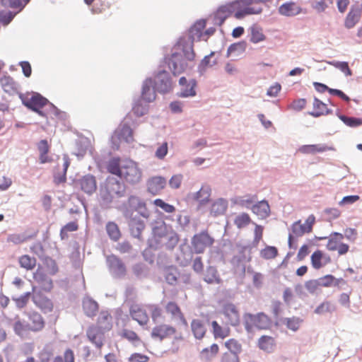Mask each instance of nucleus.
I'll list each match as a JSON object with an SVG mask.
<instances>
[{
    "mask_svg": "<svg viewBox=\"0 0 362 362\" xmlns=\"http://www.w3.org/2000/svg\"><path fill=\"white\" fill-rule=\"evenodd\" d=\"M127 186L119 177L109 175L99 185V197L101 206H109L115 198L126 196Z\"/></svg>",
    "mask_w": 362,
    "mask_h": 362,
    "instance_id": "7ed1b4c3",
    "label": "nucleus"
},
{
    "mask_svg": "<svg viewBox=\"0 0 362 362\" xmlns=\"http://www.w3.org/2000/svg\"><path fill=\"white\" fill-rule=\"evenodd\" d=\"M31 96L26 102V108L33 112L37 113L39 116L47 119V113L42 110V108L49 103V100L41 93L32 91Z\"/></svg>",
    "mask_w": 362,
    "mask_h": 362,
    "instance_id": "6e6552de",
    "label": "nucleus"
},
{
    "mask_svg": "<svg viewBox=\"0 0 362 362\" xmlns=\"http://www.w3.org/2000/svg\"><path fill=\"white\" fill-rule=\"evenodd\" d=\"M340 120L346 126L351 128H357L362 126V118L354 116H341Z\"/></svg>",
    "mask_w": 362,
    "mask_h": 362,
    "instance_id": "864d4df0",
    "label": "nucleus"
},
{
    "mask_svg": "<svg viewBox=\"0 0 362 362\" xmlns=\"http://www.w3.org/2000/svg\"><path fill=\"white\" fill-rule=\"evenodd\" d=\"M248 30L250 33V42L253 44L259 43L267 39V36L262 32V28L257 23L252 24Z\"/></svg>",
    "mask_w": 362,
    "mask_h": 362,
    "instance_id": "2f4dec72",
    "label": "nucleus"
},
{
    "mask_svg": "<svg viewBox=\"0 0 362 362\" xmlns=\"http://www.w3.org/2000/svg\"><path fill=\"white\" fill-rule=\"evenodd\" d=\"M278 12L280 15L286 17H293L300 13H306V9L300 7L296 2L289 1L280 5L278 8Z\"/></svg>",
    "mask_w": 362,
    "mask_h": 362,
    "instance_id": "4468645a",
    "label": "nucleus"
},
{
    "mask_svg": "<svg viewBox=\"0 0 362 362\" xmlns=\"http://www.w3.org/2000/svg\"><path fill=\"white\" fill-rule=\"evenodd\" d=\"M147 191L152 195L158 194L166 186V179L163 176H153L146 182Z\"/></svg>",
    "mask_w": 362,
    "mask_h": 362,
    "instance_id": "a211bd4d",
    "label": "nucleus"
},
{
    "mask_svg": "<svg viewBox=\"0 0 362 362\" xmlns=\"http://www.w3.org/2000/svg\"><path fill=\"white\" fill-rule=\"evenodd\" d=\"M82 308L84 314L89 317H95L99 310V304L93 298L87 296L82 301Z\"/></svg>",
    "mask_w": 362,
    "mask_h": 362,
    "instance_id": "b1692460",
    "label": "nucleus"
},
{
    "mask_svg": "<svg viewBox=\"0 0 362 362\" xmlns=\"http://www.w3.org/2000/svg\"><path fill=\"white\" fill-rule=\"evenodd\" d=\"M206 25V19L197 20L187 29L186 33L180 36L172 46L170 54H164L163 62L168 66L173 76H177L187 71H192L194 65L191 63L196 57L194 42L207 40L216 32L214 27H209L204 30Z\"/></svg>",
    "mask_w": 362,
    "mask_h": 362,
    "instance_id": "f257e3e1",
    "label": "nucleus"
},
{
    "mask_svg": "<svg viewBox=\"0 0 362 362\" xmlns=\"http://www.w3.org/2000/svg\"><path fill=\"white\" fill-rule=\"evenodd\" d=\"M323 257V251L320 250H316L310 256V262L312 267L315 269H320L322 267H324V264H322V259Z\"/></svg>",
    "mask_w": 362,
    "mask_h": 362,
    "instance_id": "bf43d9fd",
    "label": "nucleus"
},
{
    "mask_svg": "<svg viewBox=\"0 0 362 362\" xmlns=\"http://www.w3.org/2000/svg\"><path fill=\"white\" fill-rule=\"evenodd\" d=\"M176 329L169 325H159L155 326L151 331V337L153 339H158L160 341H163L168 336L175 334Z\"/></svg>",
    "mask_w": 362,
    "mask_h": 362,
    "instance_id": "6ab92c4d",
    "label": "nucleus"
},
{
    "mask_svg": "<svg viewBox=\"0 0 362 362\" xmlns=\"http://www.w3.org/2000/svg\"><path fill=\"white\" fill-rule=\"evenodd\" d=\"M191 330L197 339H202L207 331L203 322L199 319H193L191 322Z\"/></svg>",
    "mask_w": 362,
    "mask_h": 362,
    "instance_id": "c9c22d12",
    "label": "nucleus"
},
{
    "mask_svg": "<svg viewBox=\"0 0 362 362\" xmlns=\"http://www.w3.org/2000/svg\"><path fill=\"white\" fill-rule=\"evenodd\" d=\"M245 317H248L250 322H252L258 329H268L273 324V321L271 317L264 312H259L257 314L246 313Z\"/></svg>",
    "mask_w": 362,
    "mask_h": 362,
    "instance_id": "9b49d317",
    "label": "nucleus"
},
{
    "mask_svg": "<svg viewBox=\"0 0 362 362\" xmlns=\"http://www.w3.org/2000/svg\"><path fill=\"white\" fill-rule=\"evenodd\" d=\"M132 271L136 279L139 280L146 279L149 275L148 267L141 262L134 264Z\"/></svg>",
    "mask_w": 362,
    "mask_h": 362,
    "instance_id": "58836bf2",
    "label": "nucleus"
},
{
    "mask_svg": "<svg viewBox=\"0 0 362 362\" xmlns=\"http://www.w3.org/2000/svg\"><path fill=\"white\" fill-rule=\"evenodd\" d=\"M119 178H124L129 184H136L141 178V170L139 168L136 162L130 159L124 160L122 161V173Z\"/></svg>",
    "mask_w": 362,
    "mask_h": 362,
    "instance_id": "423d86ee",
    "label": "nucleus"
},
{
    "mask_svg": "<svg viewBox=\"0 0 362 362\" xmlns=\"http://www.w3.org/2000/svg\"><path fill=\"white\" fill-rule=\"evenodd\" d=\"M20 267L26 270H32L36 265V259L28 255H23L18 258Z\"/></svg>",
    "mask_w": 362,
    "mask_h": 362,
    "instance_id": "8fccbe9b",
    "label": "nucleus"
},
{
    "mask_svg": "<svg viewBox=\"0 0 362 362\" xmlns=\"http://www.w3.org/2000/svg\"><path fill=\"white\" fill-rule=\"evenodd\" d=\"M225 346L228 349V353H233L238 355L242 351V345L238 340L231 338L225 342Z\"/></svg>",
    "mask_w": 362,
    "mask_h": 362,
    "instance_id": "052dcab7",
    "label": "nucleus"
},
{
    "mask_svg": "<svg viewBox=\"0 0 362 362\" xmlns=\"http://www.w3.org/2000/svg\"><path fill=\"white\" fill-rule=\"evenodd\" d=\"M291 230L293 235L296 236L301 237L305 233H309L310 231H308V230L306 228V226L305 224L301 223L300 220H298L295 222H293L291 226Z\"/></svg>",
    "mask_w": 362,
    "mask_h": 362,
    "instance_id": "13d9d810",
    "label": "nucleus"
},
{
    "mask_svg": "<svg viewBox=\"0 0 362 362\" xmlns=\"http://www.w3.org/2000/svg\"><path fill=\"white\" fill-rule=\"evenodd\" d=\"M219 351V346L214 343L209 347L204 348L199 353V358L205 362H211Z\"/></svg>",
    "mask_w": 362,
    "mask_h": 362,
    "instance_id": "4c0bfd02",
    "label": "nucleus"
},
{
    "mask_svg": "<svg viewBox=\"0 0 362 362\" xmlns=\"http://www.w3.org/2000/svg\"><path fill=\"white\" fill-rule=\"evenodd\" d=\"M172 83L169 72L165 69H160L155 75V79L148 77L144 81L141 98L146 103H151L156 99V92L162 94L170 93L173 90Z\"/></svg>",
    "mask_w": 362,
    "mask_h": 362,
    "instance_id": "f03ea898",
    "label": "nucleus"
},
{
    "mask_svg": "<svg viewBox=\"0 0 362 362\" xmlns=\"http://www.w3.org/2000/svg\"><path fill=\"white\" fill-rule=\"evenodd\" d=\"M105 229L109 238L114 242L119 240L122 236L118 225L114 221L107 222Z\"/></svg>",
    "mask_w": 362,
    "mask_h": 362,
    "instance_id": "37998d69",
    "label": "nucleus"
},
{
    "mask_svg": "<svg viewBox=\"0 0 362 362\" xmlns=\"http://www.w3.org/2000/svg\"><path fill=\"white\" fill-rule=\"evenodd\" d=\"M43 264L50 269V274L54 275L59 270L57 262L54 259L49 256H40Z\"/></svg>",
    "mask_w": 362,
    "mask_h": 362,
    "instance_id": "680f3d73",
    "label": "nucleus"
},
{
    "mask_svg": "<svg viewBox=\"0 0 362 362\" xmlns=\"http://www.w3.org/2000/svg\"><path fill=\"white\" fill-rule=\"evenodd\" d=\"M122 162L119 157L111 158L107 164V172L119 177L122 173Z\"/></svg>",
    "mask_w": 362,
    "mask_h": 362,
    "instance_id": "ea45409f",
    "label": "nucleus"
},
{
    "mask_svg": "<svg viewBox=\"0 0 362 362\" xmlns=\"http://www.w3.org/2000/svg\"><path fill=\"white\" fill-rule=\"evenodd\" d=\"M197 85L198 82L196 78L189 79V86H182L180 91L176 93V96L181 98L196 96Z\"/></svg>",
    "mask_w": 362,
    "mask_h": 362,
    "instance_id": "c756f323",
    "label": "nucleus"
},
{
    "mask_svg": "<svg viewBox=\"0 0 362 362\" xmlns=\"http://www.w3.org/2000/svg\"><path fill=\"white\" fill-rule=\"evenodd\" d=\"M279 254L278 248L273 245H266L260 250V257L264 259L275 258Z\"/></svg>",
    "mask_w": 362,
    "mask_h": 362,
    "instance_id": "4d7b16f0",
    "label": "nucleus"
},
{
    "mask_svg": "<svg viewBox=\"0 0 362 362\" xmlns=\"http://www.w3.org/2000/svg\"><path fill=\"white\" fill-rule=\"evenodd\" d=\"M218 64V58L211 60L208 57L204 56L197 66V72L199 76H203L208 68L212 67Z\"/></svg>",
    "mask_w": 362,
    "mask_h": 362,
    "instance_id": "a18cd8bd",
    "label": "nucleus"
},
{
    "mask_svg": "<svg viewBox=\"0 0 362 362\" xmlns=\"http://www.w3.org/2000/svg\"><path fill=\"white\" fill-rule=\"evenodd\" d=\"M165 310L173 317H177L182 313L180 306L175 301H169L165 305Z\"/></svg>",
    "mask_w": 362,
    "mask_h": 362,
    "instance_id": "69168bd1",
    "label": "nucleus"
},
{
    "mask_svg": "<svg viewBox=\"0 0 362 362\" xmlns=\"http://www.w3.org/2000/svg\"><path fill=\"white\" fill-rule=\"evenodd\" d=\"M109 270L117 277H122L127 274V267L123 261L117 255L111 254L107 257Z\"/></svg>",
    "mask_w": 362,
    "mask_h": 362,
    "instance_id": "9d476101",
    "label": "nucleus"
},
{
    "mask_svg": "<svg viewBox=\"0 0 362 362\" xmlns=\"http://www.w3.org/2000/svg\"><path fill=\"white\" fill-rule=\"evenodd\" d=\"M257 346L259 349L267 354H271L274 351L276 346L275 339L271 336L262 335L258 339Z\"/></svg>",
    "mask_w": 362,
    "mask_h": 362,
    "instance_id": "473e14b6",
    "label": "nucleus"
},
{
    "mask_svg": "<svg viewBox=\"0 0 362 362\" xmlns=\"http://www.w3.org/2000/svg\"><path fill=\"white\" fill-rule=\"evenodd\" d=\"M336 305L330 301L325 300L320 303L314 310L317 315H322L325 313H332L336 311Z\"/></svg>",
    "mask_w": 362,
    "mask_h": 362,
    "instance_id": "603ef678",
    "label": "nucleus"
},
{
    "mask_svg": "<svg viewBox=\"0 0 362 362\" xmlns=\"http://www.w3.org/2000/svg\"><path fill=\"white\" fill-rule=\"evenodd\" d=\"M223 314L230 322L232 326H237L240 323L239 312L236 306L230 302L225 303L223 306Z\"/></svg>",
    "mask_w": 362,
    "mask_h": 362,
    "instance_id": "412c9836",
    "label": "nucleus"
},
{
    "mask_svg": "<svg viewBox=\"0 0 362 362\" xmlns=\"http://www.w3.org/2000/svg\"><path fill=\"white\" fill-rule=\"evenodd\" d=\"M288 329L296 332L300 327L301 320L298 317H283L280 319Z\"/></svg>",
    "mask_w": 362,
    "mask_h": 362,
    "instance_id": "5fc2aeb1",
    "label": "nucleus"
},
{
    "mask_svg": "<svg viewBox=\"0 0 362 362\" xmlns=\"http://www.w3.org/2000/svg\"><path fill=\"white\" fill-rule=\"evenodd\" d=\"M129 311L132 318L136 321L140 325L146 324L148 317L144 310L141 308L134 310L132 307H131Z\"/></svg>",
    "mask_w": 362,
    "mask_h": 362,
    "instance_id": "de8ad7c7",
    "label": "nucleus"
},
{
    "mask_svg": "<svg viewBox=\"0 0 362 362\" xmlns=\"http://www.w3.org/2000/svg\"><path fill=\"white\" fill-rule=\"evenodd\" d=\"M90 145V141L89 139L86 136L76 140V148L77 149V153H76L75 155L77 156L78 159H81L83 158Z\"/></svg>",
    "mask_w": 362,
    "mask_h": 362,
    "instance_id": "a19ab883",
    "label": "nucleus"
},
{
    "mask_svg": "<svg viewBox=\"0 0 362 362\" xmlns=\"http://www.w3.org/2000/svg\"><path fill=\"white\" fill-rule=\"evenodd\" d=\"M228 201L224 198H218L214 201L210 208V214L214 217L223 215L228 209Z\"/></svg>",
    "mask_w": 362,
    "mask_h": 362,
    "instance_id": "7c9ffc66",
    "label": "nucleus"
},
{
    "mask_svg": "<svg viewBox=\"0 0 362 362\" xmlns=\"http://www.w3.org/2000/svg\"><path fill=\"white\" fill-rule=\"evenodd\" d=\"M313 105L315 110L310 111L308 114L315 118L320 117L322 115H328L333 112V110L329 108L326 103L317 97H314Z\"/></svg>",
    "mask_w": 362,
    "mask_h": 362,
    "instance_id": "aec40b11",
    "label": "nucleus"
},
{
    "mask_svg": "<svg viewBox=\"0 0 362 362\" xmlns=\"http://www.w3.org/2000/svg\"><path fill=\"white\" fill-rule=\"evenodd\" d=\"M163 271L166 283L170 286L176 285L180 276L177 267L173 264L164 266Z\"/></svg>",
    "mask_w": 362,
    "mask_h": 362,
    "instance_id": "a878e982",
    "label": "nucleus"
},
{
    "mask_svg": "<svg viewBox=\"0 0 362 362\" xmlns=\"http://www.w3.org/2000/svg\"><path fill=\"white\" fill-rule=\"evenodd\" d=\"M240 8L235 13V18L238 20H242L247 16L260 14L263 11L262 7L246 6L243 1H240Z\"/></svg>",
    "mask_w": 362,
    "mask_h": 362,
    "instance_id": "cd10ccee",
    "label": "nucleus"
},
{
    "mask_svg": "<svg viewBox=\"0 0 362 362\" xmlns=\"http://www.w3.org/2000/svg\"><path fill=\"white\" fill-rule=\"evenodd\" d=\"M247 47V42L245 40L233 42L228 46L226 57L228 58L233 54L239 57L246 51Z\"/></svg>",
    "mask_w": 362,
    "mask_h": 362,
    "instance_id": "72a5a7b5",
    "label": "nucleus"
},
{
    "mask_svg": "<svg viewBox=\"0 0 362 362\" xmlns=\"http://www.w3.org/2000/svg\"><path fill=\"white\" fill-rule=\"evenodd\" d=\"M251 210L254 214L257 215L260 219H264L269 217L271 214L269 204L265 199L253 204L251 206Z\"/></svg>",
    "mask_w": 362,
    "mask_h": 362,
    "instance_id": "4be33fe9",
    "label": "nucleus"
},
{
    "mask_svg": "<svg viewBox=\"0 0 362 362\" xmlns=\"http://www.w3.org/2000/svg\"><path fill=\"white\" fill-rule=\"evenodd\" d=\"M151 226L152 230L151 235L161 239L167 237L170 233L169 226L170 225L167 224L165 221H163V220L153 221L151 223Z\"/></svg>",
    "mask_w": 362,
    "mask_h": 362,
    "instance_id": "393cba45",
    "label": "nucleus"
},
{
    "mask_svg": "<svg viewBox=\"0 0 362 362\" xmlns=\"http://www.w3.org/2000/svg\"><path fill=\"white\" fill-rule=\"evenodd\" d=\"M153 204L156 206L160 208L166 213H173L175 211L176 208L173 204H168L165 202L163 199L160 198H157L153 200Z\"/></svg>",
    "mask_w": 362,
    "mask_h": 362,
    "instance_id": "e2e57ef3",
    "label": "nucleus"
},
{
    "mask_svg": "<svg viewBox=\"0 0 362 362\" xmlns=\"http://www.w3.org/2000/svg\"><path fill=\"white\" fill-rule=\"evenodd\" d=\"M221 244L223 249L217 248L215 252L218 256L220 262L225 264L226 255L232 252L235 247L233 242L228 238H223Z\"/></svg>",
    "mask_w": 362,
    "mask_h": 362,
    "instance_id": "c85d7f7f",
    "label": "nucleus"
},
{
    "mask_svg": "<svg viewBox=\"0 0 362 362\" xmlns=\"http://www.w3.org/2000/svg\"><path fill=\"white\" fill-rule=\"evenodd\" d=\"M252 223L254 222L251 220L250 215L245 212L238 215L234 220V224L239 229L243 228Z\"/></svg>",
    "mask_w": 362,
    "mask_h": 362,
    "instance_id": "3c124183",
    "label": "nucleus"
},
{
    "mask_svg": "<svg viewBox=\"0 0 362 362\" xmlns=\"http://www.w3.org/2000/svg\"><path fill=\"white\" fill-rule=\"evenodd\" d=\"M116 130V134L126 142L129 143L133 139V130L128 123H124L119 131L118 129Z\"/></svg>",
    "mask_w": 362,
    "mask_h": 362,
    "instance_id": "49530a36",
    "label": "nucleus"
},
{
    "mask_svg": "<svg viewBox=\"0 0 362 362\" xmlns=\"http://www.w3.org/2000/svg\"><path fill=\"white\" fill-rule=\"evenodd\" d=\"M121 337L132 342L134 346H138L139 343H143L139 335L133 330L123 329Z\"/></svg>",
    "mask_w": 362,
    "mask_h": 362,
    "instance_id": "6e6d98bb",
    "label": "nucleus"
},
{
    "mask_svg": "<svg viewBox=\"0 0 362 362\" xmlns=\"http://www.w3.org/2000/svg\"><path fill=\"white\" fill-rule=\"evenodd\" d=\"M211 188L209 185H203L201 188L196 192H189L186 196V201L197 202L198 209L205 205L211 201Z\"/></svg>",
    "mask_w": 362,
    "mask_h": 362,
    "instance_id": "1a4fd4ad",
    "label": "nucleus"
},
{
    "mask_svg": "<svg viewBox=\"0 0 362 362\" xmlns=\"http://www.w3.org/2000/svg\"><path fill=\"white\" fill-rule=\"evenodd\" d=\"M329 64L339 69L345 74L346 76H350L352 75V71L349 68V63L347 62L332 61L330 62Z\"/></svg>",
    "mask_w": 362,
    "mask_h": 362,
    "instance_id": "0e129e2a",
    "label": "nucleus"
},
{
    "mask_svg": "<svg viewBox=\"0 0 362 362\" xmlns=\"http://www.w3.org/2000/svg\"><path fill=\"white\" fill-rule=\"evenodd\" d=\"M204 281L207 284H220L221 281V278L218 274L217 269L215 266H208L205 270Z\"/></svg>",
    "mask_w": 362,
    "mask_h": 362,
    "instance_id": "79ce46f5",
    "label": "nucleus"
},
{
    "mask_svg": "<svg viewBox=\"0 0 362 362\" xmlns=\"http://www.w3.org/2000/svg\"><path fill=\"white\" fill-rule=\"evenodd\" d=\"M168 152V144L167 141H163L156 149L155 156L162 160L163 159Z\"/></svg>",
    "mask_w": 362,
    "mask_h": 362,
    "instance_id": "774afa93",
    "label": "nucleus"
},
{
    "mask_svg": "<svg viewBox=\"0 0 362 362\" xmlns=\"http://www.w3.org/2000/svg\"><path fill=\"white\" fill-rule=\"evenodd\" d=\"M0 82L4 91L10 95L18 93V84L13 78L9 75H4L0 78Z\"/></svg>",
    "mask_w": 362,
    "mask_h": 362,
    "instance_id": "bb28decb",
    "label": "nucleus"
},
{
    "mask_svg": "<svg viewBox=\"0 0 362 362\" xmlns=\"http://www.w3.org/2000/svg\"><path fill=\"white\" fill-rule=\"evenodd\" d=\"M146 245V247L153 249V250H157L161 247V238L151 235V236L148 238Z\"/></svg>",
    "mask_w": 362,
    "mask_h": 362,
    "instance_id": "338daca9",
    "label": "nucleus"
},
{
    "mask_svg": "<svg viewBox=\"0 0 362 362\" xmlns=\"http://www.w3.org/2000/svg\"><path fill=\"white\" fill-rule=\"evenodd\" d=\"M215 242V239L211 236L207 229L195 233L191 240L192 250L196 254H202L205 249L211 247Z\"/></svg>",
    "mask_w": 362,
    "mask_h": 362,
    "instance_id": "0eeeda50",
    "label": "nucleus"
},
{
    "mask_svg": "<svg viewBox=\"0 0 362 362\" xmlns=\"http://www.w3.org/2000/svg\"><path fill=\"white\" fill-rule=\"evenodd\" d=\"M240 6V0H233L219 6L213 13V23L221 26L232 14L235 18V13Z\"/></svg>",
    "mask_w": 362,
    "mask_h": 362,
    "instance_id": "39448f33",
    "label": "nucleus"
},
{
    "mask_svg": "<svg viewBox=\"0 0 362 362\" xmlns=\"http://www.w3.org/2000/svg\"><path fill=\"white\" fill-rule=\"evenodd\" d=\"M170 233L168 240L165 243V247L168 250H173L177 245L180 240L179 234L173 228L172 226H169Z\"/></svg>",
    "mask_w": 362,
    "mask_h": 362,
    "instance_id": "09e8293b",
    "label": "nucleus"
},
{
    "mask_svg": "<svg viewBox=\"0 0 362 362\" xmlns=\"http://www.w3.org/2000/svg\"><path fill=\"white\" fill-rule=\"evenodd\" d=\"M86 337L98 349L103 346L104 332L101 326L90 325L86 329Z\"/></svg>",
    "mask_w": 362,
    "mask_h": 362,
    "instance_id": "f8f14e48",
    "label": "nucleus"
},
{
    "mask_svg": "<svg viewBox=\"0 0 362 362\" xmlns=\"http://www.w3.org/2000/svg\"><path fill=\"white\" fill-rule=\"evenodd\" d=\"M362 10L356 5H352L344 19V27L346 29L353 28L361 20Z\"/></svg>",
    "mask_w": 362,
    "mask_h": 362,
    "instance_id": "f3484780",
    "label": "nucleus"
},
{
    "mask_svg": "<svg viewBox=\"0 0 362 362\" xmlns=\"http://www.w3.org/2000/svg\"><path fill=\"white\" fill-rule=\"evenodd\" d=\"M78 189L81 190L88 195H92L97 189L96 177L90 173L79 176Z\"/></svg>",
    "mask_w": 362,
    "mask_h": 362,
    "instance_id": "ddd939ff",
    "label": "nucleus"
},
{
    "mask_svg": "<svg viewBox=\"0 0 362 362\" xmlns=\"http://www.w3.org/2000/svg\"><path fill=\"white\" fill-rule=\"evenodd\" d=\"M33 302L44 313H50L53 310L54 305L52 300L45 296L40 290L33 293Z\"/></svg>",
    "mask_w": 362,
    "mask_h": 362,
    "instance_id": "2eb2a0df",
    "label": "nucleus"
},
{
    "mask_svg": "<svg viewBox=\"0 0 362 362\" xmlns=\"http://www.w3.org/2000/svg\"><path fill=\"white\" fill-rule=\"evenodd\" d=\"M50 146L48 144L47 139H41L37 143V149L40 152V163L42 164L51 163L52 161V158L48 156L49 152Z\"/></svg>",
    "mask_w": 362,
    "mask_h": 362,
    "instance_id": "f704fd0d",
    "label": "nucleus"
},
{
    "mask_svg": "<svg viewBox=\"0 0 362 362\" xmlns=\"http://www.w3.org/2000/svg\"><path fill=\"white\" fill-rule=\"evenodd\" d=\"M127 219L130 234L134 238L141 240V233L145 228V223L138 215L132 216V218H125Z\"/></svg>",
    "mask_w": 362,
    "mask_h": 362,
    "instance_id": "dca6fc26",
    "label": "nucleus"
},
{
    "mask_svg": "<svg viewBox=\"0 0 362 362\" xmlns=\"http://www.w3.org/2000/svg\"><path fill=\"white\" fill-rule=\"evenodd\" d=\"M29 320L33 322V326L30 329L33 332H39L45 327V321L42 315L36 311L31 312L29 314Z\"/></svg>",
    "mask_w": 362,
    "mask_h": 362,
    "instance_id": "c03bdc74",
    "label": "nucleus"
},
{
    "mask_svg": "<svg viewBox=\"0 0 362 362\" xmlns=\"http://www.w3.org/2000/svg\"><path fill=\"white\" fill-rule=\"evenodd\" d=\"M120 210L124 218H132L135 211L143 218H148L150 216L145 201L136 195H129L128 199L123 202Z\"/></svg>",
    "mask_w": 362,
    "mask_h": 362,
    "instance_id": "20e7f679",
    "label": "nucleus"
},
{
    "mask_svg": "<svg viewBox=\"0 0 362 362\" xmlns=\"http://www.w3.org/2000/svg\"><path fill=\"white\" fill-rule=\"evenodd\" d=\"M148 103H146L141 95L139 98L134 101L132 109V112L137 117L145 115L148 112Z\"/></svg>",
    "mask_w": 362,
    "mask_h": 362,
    "instance_id": "e433bc0d",
    "label": "nucleus"
},
{
    "mask_svg": "<svg viewBox=\"0 0 362 362\" xmlns=\"http://www.w3.org/2000/svg\"><path fill=\"white\" fill-rule=\"evenodd\" d=\"M298 150L304 154H315L317 153H323L327 151H334L335 148L333 146H329L325 144H322L302 145L299 147Z\"/></svg>",
    "mask_w": 362,
    "mask_h": 362,
    "instance_id": "5701e85b",
    "label": "nucleus"
}]
</instances>
